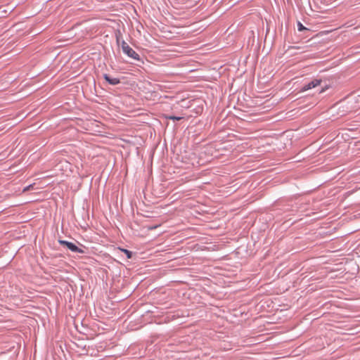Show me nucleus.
Listing matches in <instances>:
<instances>
[{
  "instance_id": "8",
  "label": "nucleus",
  "mask_w": 360,
  "mask_h": 360,
  "mask_svg": "<svg viewBox=\"0 0 360 360\" xmlns=\"http://www.w3.org/2000/svg\"><path fill=\"white\" fill-rule=\"evenodd\" d=\"M32 186V185H29L27 186H25L23 189H22V192H26L27 191L30 190V188Z\"/></svg>"
},
{
  "instance_id": "9",
  "label": "nucleus",
  "mask_w": 360,
  "mask_h": 360,
  "mask_svg": "<svg viewBox=\"0 0 360 360\" xmlns=\"http://www.w3.org/2000/svg\"><path fill=\"white\" fill-rule=\"evenodd\" d=\"M358 254H359V257H360V250H359Z\"/></svg>"
},
{
  "instance_id": "3",
  "label": "nucleus",
  "mask_w": 360,
  "mask_h": 360,
  "mask_svg": "<svg viewBox=\"0 0 360 360\" xmlns=\"http://www.w3.org/2000/svg\"><path fill=\"white\" fill-rule=\"evenodd\" d=\"M321 82V79H315L311 81L310 82L304 84L302 87V91H307L309 89H311L319 85H320Z\"/></svg>"
},
{
  "instance_id": "6",
  "label": "nucleus",
  "mask_w": 360,
  "mask_h": 360,
  "mask_svg": "<svg viewBox=\"0 0 360 360\" xmlns=\"http://www.w3.org/2000/svg\"><path fill=\"white\" fill-rule=\"evenodd\" d=\"M297 30H298V31L302 32L303 30H307V28L300 22H298Z\"/></svg>"
},
{
  "instance_id": "1",
  "label": "nucleus",
  "mask_w": 360,
  "mask_h": 360,
  "mask_svg": "<svg viewBox=\"0 0 360 360\" xmlns=\"http://www.w3.org/2000/svg\"><path fill=\"white\" fill-rule=\"evenodd\" d=\"M121 46L123 53L128 57L138 61L141 60L140 56L132 48H131L125 41H122Z\"/></svg>"
},
{
  "instance_id": "4",
  "label": "nucleus",
  "mask_w": 360,
  "mask_h": 360,
  "mask_svg": "<svg viewBox=\"0 0 360 360\" xmlns=\"http://www.w3.org/2000/svg\"><path fill=\"white\" fill-rule=\"evenodd\" d=\"M103 78L105 79V80L108 82L111 85H117L118 84L120 83V79L119 78H117V77H111L108 74H104L103 75Z\"/></svg>"
},
{
  "instance_id": "5",
  "label": "nucleus",
  "mask_w": 360,
  "mask_h": 360,
  "mask_svg": "<svg viewBox=\"0 0 360 360\" xmlns=\"http://www.w3.org/2000/svg\"><path fill=\"white\" fill-rule=\"evenodd\" d=\"M121 251H122L127 256L128 259L131 258L132 257V252L127 249H120Z\"/></svg>"
},
{
  "instance_id": "2",
  "label": "nucleus",
  "mask_w": 360,
  "mask_h": 360,
  "mask_svg": "<svg viewBox=\"0 0 360 360\" xmlns=\"http://www.w3.org/2000/svg\"><path fill=\"white\" fill-rule=\"evenodd\" d=\"M59 243L60 245L66 246L70 251H72L73 252H78V253H81V254L84 253V251L82 249L78 248L73 243H71V242H69L67 240H60Z\"/></svg>"
},
{
  "instance_id": "7",
  "label": "nucleus",
  "mask_w": 360,
  "mask_h": 360,
  "mask_svg": "<svg viewBox=\"0 0 360 360\" xmlns=\"http://www.w3.org/2000/svg\"><path fill=\"white\" fill-rule=\"evenodd\" d=\"M167 118L169 119V120H174V121H175V120H180L182 119L181 117H176V116H173V115L168 116V117H167Z\"/></svg>"
}]
</instances>
